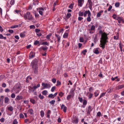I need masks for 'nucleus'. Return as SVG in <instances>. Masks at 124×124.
Instances as JSON below:
<instances>
[{"mask_svg": "<svg viewBox=\"0 0 124 124\" xmlns=\"http://www.w3.org/2000/svg\"><path fill=\"white\" fill-rule=\"evenodd\" d=\"M84 2V0H78V6L81 7L82 5V3H83Z\"/></svg>", "mask_w": 124, "mask_h": 124, "instance_id": "obj_10", "label": "nucleus"}, {"mask_svg": "<svg viewBox=\"0 0 124 124\" xmlns=\"http://www.w3.org/2000/svg\"><path fill=\"white\" fill-rule=\"evenodd\" d=\"M23 16L24 18L26 19H28L29 20H31L33 18L32 15L29 12H27L26 13L24 14Z\"/></svg>", "mask_w": 124, "mask_h": 124, "instance_id": "obj_3", "label": "nucleus"}, {"mask_svg": "<svg viewBox=\"0 0 124 124\" xmlns=\"http://www.w3.org/2000/svg\"><path fill=\"white\" fill-rule=\"evenodd\" d=\"M75 90V89H72L70 91L69 94L72 97H73L74 96V91Z\"/></svg>", "mask_w": 124, "mask_h": 124, "instance_id": "obj_13", "label": "nucleus"}, {"mask_svg": "<svg viewBox=\"0 0 124 124\" xmlns=\"http://www.w3.org/2000/svg\"><path fill=\"white\" fill-rule=\"evenodd\" d=\"M40 86V85L39 84H38L37 85V86H36L35 85H34L33 86V88L34 89V90H35V89L39 87Z\"/></svg>", "mask_w": 124, "mask_h": 124, "instance_id": "obj_32", "label": "nucleus"}, {"mask_svg": "<svg viewBox=\"0 0 124 124\" xmlns=\"http://www.w3.org/2000/svg\"><path fill=\"white\" fill-rule=\"evenodd\" d=\"M18 25H15L11 26L10 27L11 28H17L18 27Z\"/></svg>", "mask_w": 124, "mask_h": 124, "instance_id": "obj_39", "label": "nucleus"}, {"mask_svg": "<svg viewBox=\"0 0 124 124\" xmlns=\"http://www.w3.org/2000/svg\"><path fill=\"white\" fill-rule=\"evenodd\" d=\"M95 26L94 25H92L91 27L90 30L91 31L94 30H95Z\"/></svg>", "mask_w": 124, "mask_h": 124, "instance_id": "obj_45", "label": "nucleus"}, {"mask_svg": "<svg viewBox=\"0 0 124 124\" xmlns=\"http://www.w3.org/2000/svg\"><path fill=\"white\" fill-rule=\"evenodd\" d=\"M71 14L69 13H68L66 16V17L68 19L71 16Z\"/></svg>", "mask_w": 124, "mask_h": 124, "instance_id": "obj_42", "label": "nucleus"}, {"mask_svg": "<svg viewBox=\"0 0 124 124\" xmlns=\"http://www.w3.org/2000/svg\"><path fill=\"white\" fill-rule=\"evenodd\" d=\"M92 0H88V2L89 3V5L90 6H92L93 4V3L92 1Z\"/></svg>", "mask_w": 124, "mask_h": 124, "instance_id": "obj_31", "label": "nucleus"}, {"mask_svg": "<svg viewBox=\"0 0 124 124\" xmlns=\"http://www.w3.org/2000/svg\"><path fill=\"white\" fill-rule=\"evenodd\" d=\"M15 0H11L10 2V4L11 5H13L15 3Z\"/></svg>", "mask_w": 124, "mask_h": 124, "instance_id": "obj_41", "label": "nucleus"}, {"mask_svg": "<svg viewBox=\"0 0 124 124\" xmlns=\"http://www.w3.org/2000/svg\"><path fill=\"white\" fill-rule=\"evenodd\" d=\"M44 112L43 110H41L40 112V115L41 116L43 117L44 115Z\"/></svg>", "mask_w": 124, "mask_h": 124, "instance_id": "obj_27", "label": "nucleus"}, {"mask_svg": "<svg viewBox=\"0 0 124 124\" xmlns=\"http://www.w3.org/2000/svg\"><path fill=\"white\" fill-rule=\"evenodd\" d=\"M29 120L28 119H26L24 120V123H27V122H29V123H31V122H29Z\"/></svg>", "mask_w": 124, "mask_h": 124, "instance_id": "obj_55", "label": "nucleus"}, {"mask_svg": "<svg viewBox=\"0 0 124 124\" xmlns=\"http://www.w3.org/2000/svg\"><path fill=\"white\" fill-rule=\"evenodd\" d=\"M71 97H72V96H71L69 95L67 97V99L68 100H69Z\"/></svg>", "mask_w": 124, "mask_h": 124, "instance_id": "obj_51", "label": "nucleus"}, {"mask_svg": "<svg viewBox=\"0 0 124 124\" xmlns=\"http://www.w3.org/2000/svg\"><path fill=\"white\" fill-rule=\"evenodd\" d=\"M40 31V30L38 29H35V31L37 33H38Z\"/></svg>", "mask_w": 124, "mask_h": 124, "instance_id": "obj_64", "label": "nucleus"}, {"mask_svg": "<svg viewBox=\"0 0 124 124\" xmlns=\"http://www.w3.org/2000/svg\"><path fill=\"white\" fill-rule=\"evenodd\" d=\"M47 93L48 92L47 90H44L42 92V94L43 95H46Z\"/></svg>", "mask_w": 124, "mask_h": 124, "instance_id": "obj_25", "label": "nucleus"}, {"mask_svg": "<svg viewBox=\"0 0 124 124\" xmlns=\"http://www.w3.org/2000/svg\"><path fill=\"white\" fill-rule=\"evenodd\" d=\"M15 95L14 93H12L11 95V97L12 98H14L15 97Z\"/></svg>", "mask_w": 124, "mask_h": 124, "instance_id": "obj_60", "label": "nucleus"}, {"mask_svg": "<svg viewBox=\"0 0 124 124\" xmlns=\"http://www.w3.org/2000/svg\"><path fill=\"white\" fill-rule=\"evenodd\" d=\"M38 97L40 99L42 100L44 98V96L41 95V94H40L39 95Z\"/></svg>", "mask_w": 124, "mask_h": 124, "instance_id": "obj_37", "label": "nucleus"}, {"mask_svg": "<svg viewBox=\"0 0 124 124\" xmlns=\"http://www.w3.org/2000/svg\"><path fill=\"white\" fill-rule=\"evenodd\" d=\"M103 11L101 10L97 14V17H100L101 15V14L103 12Z\"/></svg>", "mask_w": 124, "mask_h": 124, "instance_id": "obj_20", "label": "nucleus"}, {"mask_svg": "<svg viewBox=\"0 0 124 124\" xmlns=\"http://www.w3.org/2000/svg\"><path fill=\"white\" fill-rule=\"evenodd\" d=\"M61 109H63L64 112H66L67 108L66 106H65L64 104H62L61 106Z\"/></svg>", "mask_w": 124, "mask_h": 124, "instance_id": "obj_11", "label": "nucleus"}, {"mask_svg": "<svg viewBox=\"0 0 124 124\" xmlns=\"http://www.w3.org/2000/svg\"><path fill=\"white\" fill-rule=\"evenodd\" d=\"M55 36L56 37H57V41L58 42V43H59L60 42V40L61 38L60 36L59 35L57 34H55Z\"/></svg>", "mask_w": 124, "mask_h": 124, "instance_id": "obj_17", "label": "nucleus"}, {"mask_svg": "<svg viewBox=\"0 0 124 124\" xmlns=\"http://www.w3.org/2000/svg\"><path fill=\"white\" fill-rule=\"evenodd\" d=\"M61 84V83L60 82L59 80H57V84L56 85L58 86L59 85H60Z\"/></svg>", "mask_w": 124, "mask_h": 124, "instance_id": "obj_49", "label": "nucleus"}, {"mask_svg": "<svg viewBox=\"0 0 124 124\" xmlns=\"http://www.w3.org/2000/svg\"><path fill=\"white\" fill-rule=\"evenodd\" d=\"M91 14H89L88 15V16L86 20L88 22H90L91 21Z\"/></svg>", "mask_w": 124, "mask_h": 124, "instance_id": "obj_16", "label": "nucleus"}, {"mask_svg": "<svg viewBox=\"0 0 124 124\" xmlns=\"http://www.w3.org/2000/svg\"><path fill=\"white\" fill-rule=\"evenodd\" d=\"M42 49L43 50L46 51L47 50L48 47L46 46H43L42 47Z\"/></svg>", "mask_w": 124, "mask_h": 124, "instance_id": "obj_40", "label": "nucleus"}, {"mask_svg": "<svg viewBox=\"0 0 124 124\" xmlns=\"http://www.w3.org/2000/svg\"><path fill=\"white\" fill-rule=\"evenodd\" d=\"M116 19L118 20V22L119 23H120L122 22L123 23H124V20L122 17L120 16L117 17Z\"/></svg>", "mask_w": 124, "mask_h": 124, "instance_id": "obj_7", "label": "nucleus"}, {"mask_svg": "<svg viewBox=\"0 0 124 124\" xmlns=\"http://www.w3.org/2000/svg\"><path fill=\"white\" fill-rule=\"evenodd\" d=\"M42 85L43 86V88L41 89H49L51 87V85L49 84L45 83L44 82L42 83Z\"/></svg>", "mask_w": 124, "mask_h": 124, "instance_id": "obj_5", "label": "nucleus"}, {"mask_svg": "<svg viewBox=\"0 0 124 124\" xmlns=\"http://www.w3.org/2000/svg\"><path fill=\"white\" fill-rule=\"evenodd\" d=\"M79 41L80 42H82L84 41V39L82 37L80 38L79 39Z\"/></svg>", "mask_w": 124, "mask_h": 124, "instance_id": "obj_62", "label": "nucleus"}, {"mask_svg": "<svg viewBox=\"0 0 124 124\" xmlns=\"http://www.w3.org/2000/svg\"><path fill=\"white\" fill-rule=\"evenodd\" d=\"M19 117L20 118H23L24 116L23 114H21L19 115Z\"/></svg>", "mask_w": 124, "mask_h": 124, "instance_id": "obj_56", "label": "nucleus"}, {"mask_svg": "<svg viewBox=\"0 0 124 124\" xmlns=\"http://www.w3.org/2000/svg\"><path fill=\"white\" fill-rule=\"evenodd\" d=\"M68 34L67 33H65L63 36V37L64 38H66L68 36Z\"/></svg>", "mask_w": 124, "mask_h": 124, "instance_id": "obj_35", "label": "nucleus"}, {"mask_svg": "<svg viewBox=\"0 0 124 124\" xmlns=\"http://www.w3.org/2000/svg\"><path fill=\"white\" fill-rule=\"evenodd\" d=\"M37 10H39L38 12L41 15H43V12L41 11V10L44 11V8L42 7H39L37 9Z\"/></svg>", "mask_w": 124, "mask_h": 124, "instance_id": "obj_8", "label": "nucleus"}, {"mask_svg": "<svg viewBox=\"0 0 124 124\" xmlns=\"http://www.w3.org/2000/svg\"><path fill=\"white\" fill-rule=\"evenodd\" d=\"M18 122L17 121V120L15 119L14 120L12 124H17Z\"/></svg>", "mask_w": 124, "mask_h": 124, "instance_id": "obj_47", "label": "nucleus"}, {"mask_svg": "<svg viewBox=\"0 0 124 124\" xmlns=\"http://www.w3.org/2000/svg\"><path fill=\"white\" fill-rule=\"evenodd\" d=\"M94 94H95V96L97 97L99 93L97 92H94Z\"/></svg>", "mask_w": 124, "mask_h": 124, "instance_id": "obj_58", "label": "nucleus"}, {"mask_svg": "<svg viewBox=\"0 0 124 124\" xmlns=\"http://www.w3.org/2000/svg\"><path fill=\"white\" fill-rule=\"evenodd\" d=\"M87 50H85L83 51L82 52L83 53L84 55H85L86 54V53L87 52Z\"/></svg>", "mask_w": 124, "mask_h": 124, "instance_id": "obj_52", "label": "nucleus"}, {"mask_svg": "<svg viewBox=\"0 0 124 124\" xmlns=\"http://www.w3.org/2000/svg\"><path fill=\"white\" fill-rule=\"evenodd\" d=\"M124 87V85H119L116 88L117 89L119 90L122 89Z\"/></svg>", "mask_w": 124, "mask_h": 124, "instance_id": "obj_19", "label": "nucleus"}, {"mask_svg": "<svg viewBox=\"0 0 124 124\" xmlns=\"http://www.w3.org/2000/svg\"><path fill=\"white\" fill-rule=\"evenodd\" d=\"M28 111L30 115H32L33 114V110L32 108L29 109L28 110Z\"/></svg>", "mask_w": 124, "mask_h": 124, "instance_id": "obj_18", "label": "nucleus"}, {"mask_svg": "<svg viewBox=\"0 0 124 124\" xmlns=\"http://www.w3.org/2000/svg\"><path fill=\"white\" fill-rule=\"evenodd\" d=\"M38 60L36 59H34L31 63L32 66V69L33 70L34 73H38V66L37 65Z\"/></svg>", "mask_w": 124, "mask_h": 124, "instance_id": "obj_2", "label": "nucleus"}, {"mask_svg": "<svg viewBox=\"0 0 124 124\" xmlns=\"http://www.w3.org/2000/svg\"><path fill=\"white\" fill-rule=\"evenodd\" d=\"M9 101L8 98V97H6L5 98L4 102L6 103H8V102Z\"/></svg>", "mask_w": 124, "mask_h": 124, "instance_id": "obj_22", "label": "nucleus"}, {"mask_svg": "<svg viewBox=\"0 0 124 124\" xmlns=\"http://www.w3.org/2000/svg\"><path fill=\"white\" fill-rule=\"evenodd\" d=\"M105 93H101V95H100L99 98L100 99V98H101V97H103V96H104L105 95Z\"/></svg>", "mask_w": 124, "mask_h": 124, "instance_id": "obj_46", "label": "nucleus"}, {"mask_svg": "<svg viewBox=\"0 0 124 124\" xmlns=\"http://www.w3.org/2000/svg\"><path fill=\"white\" fill-rule=\"evenodd\" d=\"M87 103V101L85 99H84L83 100V104L86 105Z\"/></svg>", "mask_w": 124, "mask_h": 124, "instance_id": "obj_38", "label": "nucleus"}, {"mask_svg": "<svg viewBox=\"0 0 124 124\" xmlns=\"http://www.w3.org/2000/svg\"><path fill=\"white\" fill-rule=\"evenodd\" d=\"M84 12H83L80 11L78 13L79 16H84Z\"/></svg>", "mask_w": 124, "mask_h": 124, "instance_id": "obj_24", "label": "nucleus"}, {"mask_svg": "<svg viewBox=\"0 0 124 124\" xmlns=\"http://www.w3.org/2000/svg\"><path fill=\"white\" fill-rule=\"evenodd\" d=\"M48 98H51L52 99H53L54 97L53 94H49L48 96Z\"/></svg>", "mask_w": 124, "mask_h": 124, "instance_id": "obj_33", "label": "nucleus"}, {"mask_svg": "<svg viewBox=\"0 0 124 124\" xmlns=\"http://www.w3.org/2000/svg\"><path fill=\"white\" fill-rule=\"evenodd\" d=\"M78 19V21H80L83 19V18L81 16H79Z\"/></svg>", "mask_w": 124, "mask_h": 124, "instance_id": "obj_54", "label": "nucleus"}, {"mask_svg": "<svg viewBox=\"0 0 124 124\" xmlns=\"http://www.w3.org/2000/svg\"><path fill=\"white\" fill-rule=\"evenodd\" d=\"M20 35L22 38L24 37L25 36V32L24 31L21 33L20 34Z\"/></svg>", "mask_w": 124, "mask_h": 124, "instance_id": "obj_21", "label": "nucleus"}, {"mask_svg": "<svg viewBox=\"0 0 124 124\" xmlns=\"http://www.w3.org/2000/svg\"><path fill=\"white\" fill-rule=\"evenodd\" d=\"M23 97L20 95H17L16 96V98L15 99L16 100H20L23 99Z\"/></svg>", "mask_w": 124, "mask_h": 124, "instance_id": "obj_15", "label": "nucleus"}, {"mask_svg": "<svg viewBox=\"0 0 124 124\" xmlns=\"http://www.w3.org/2000/svg\"><path fill=\"white\" fill-rule=\"evenodd\" d=\"M63 95V93L62 92H61L59 93V95L61 97H62Z\"/></svg>", "mask_w": 124, "mask_h": 124, "instance_id": "obj_50", "label": "nucleus"}, {"mask_svg": "<svg viewBox=\"0 0 124 124\" xmlns=\"http://www.w3.org/2000/svg\"><path fill=\"white\" fill-rule=\"evenodd\" d=\"M20 85H16L13 88V90L15 91V93H18L21 90Z\"/></svg>", "mask_w": 124, "mask_h": 124, "instance_id": "obj_4", "label": "nucleus"}, {"mask_svg": "<svg viewBox=\"0 0 124 124\" xmlns=\"http://www.w3.org/2000/svg\"><path fill=\"white\" fill-rule=\"evenodd\" d=\"M78 99L79 100V101L81 102H82L83 101V99L82 98V97H79L78 98Z\"/></svg>", "mask_w": 124, "mask_h": 124, "instance_id": "obj_59", "label": "nucleus"}, {"mask_svg": "<svg viewBox=\"0 0 124 124\" xmlns=\"http://www.w3.org/2000/svg\"><path fill=\"white\" fill-rule=\"evenodd\" d=\"M35 53L31 51L29 57L30 58H32L35 56Z\"/></svg>", "mask_w": 124, "mask_h": 124, "instance_id": "obj_12", "label": "nucleus"}, {"mask_svg": "<svg viewBox=\"0 0 124 124\" xmlns=\"http://www.w3.org/2000/svg\"><path fill=\"white\" fill-rule=\"evenodd\" d=\"M93 95V94L92 93H90V94H89L88 96L89 98V99H90L91 98H92Z\"/></svg>", "mask_w": 124, "mask_h": 124, "instance_id": "obj_61", "label": "nucleus"}, {"mask_svg": "<svg viewBox=\"0 0 124 124\" xmlns=\"http://www.w3.org/2000/svg\"><path fill=\"white\" fill-rule=\"evenodd\" d=\"M108 34H107L105 32H104L102 35L101 37V40H100V46L103 49H104L105 47V45L106 43L108 42L107 40L108 39V38L107 37V35Z\"/></svg>", "mask_w": 124, "mask_h": 124, "instance_id": "obj_1", "label": "nucleus"}, {"mask_svg": "<svg viewBox=\"0 0 124 124\" xmlns=\"http://www.w3.org/2000/svg\"><path fill=\"white\" fill-rule=\"evenodd\" d=\"M52 81L54 83H55L56 82V80L55 78H53L52 79Z\"/></svg>", "mask_w": 124, "mask_h": 124, "instance_id": "obj_57", "label": "nucleus"}, {"mask_svg": "<svg viewBox=\"0 0 124 124\" xmlns=\"http://www.w3.org/2000/svg\"><path fill=\"white\" fill-rule=\"evenodd\" d=\"M102 116L101 113L99 111L98 112L96 116H99L100 117V116Z\"/></svg>", "mask_w": 124, "mask_h": 124, "instance_id": "obj_43", "label": "nucleus"}, {"mask_svg": "<svg viewBox=\"0 0 124 124\" xmlns=\"http://www.w3.org/2000/svg\"><path fill=\"white\" fill-rule=\"evenodd\" d=\"M72 122L74 124H77L78 122V119L75 116H73L72 117Z\"/></svg>", "mask_w": 124, "mask_h": 124, "instance_id": "obj_6", "label": "nucleus"}, {"mask_svg": "<svg viewBox=\"0 0 124 124\" xmlns=\"http://www.w3.org/2000/svg\"><path fill=\"white\" fill-rule=\"evenodd\" d=\"M34 45H37L39 44V46L40 45L39 41L37 40H36L34 42Z\"/></svg>", "mask_w": 124, "mask_h": 124, "instance_id": "obj_29", "label": "nucleus"}, {"mask_svg": "<svg viewBox=\"0 0 124 124\" xmlns=\"http://www.w3.org/2000/svg\"><path fill=\"white\" fill-rule=\"evenodd\" d=\"M52 34L51 33H50L48 35H47L46 37V39H49L50 37L51 36Z\"/></svg>", "mask_w": 124, "mask_h": 124, "instance_id": "obj_30", "label": "nucleus"}, {"mask_svg": "<svg viewBox=\"0 0 124 124\" xmlns=\"http://www.w3.org/2000/svg\"><path fill=\"white\" fill-rule=\"evenodd\" d=\"M8 109L11 112H13V107L11 106L8 107Z\"/></svg>", "mask_w": 124, "mask_h": 124, "instance_id": "obj_26", "label": "nucleus"}, {"mask_svg": "<svg viewBox=\"0 0 124 124\" xmlns=\"http://www.w3.org/2000/svg\"><path fill=\"white\" fill-rule=\"evenodd\" d=\"M28 89H29L28 92L30 93H33L34 92L35 90L33 88L30 86L28 87Z\"/></svg>", "mask_w": 124, "mask_h": 124, "instance_id": "obj_9", "label": "nucleus"}, {"mask_svg": "<svg viewBox=\"0 0 124 124\" xmlns=\"http://www.w3.org/2000/svg\"><path fill=\"white\" fill-rule=\"evenodd\" d=\"M117 77H115L114 78L113 77H112L111 78V79L112 81H114L116 79H117Z\"/></svg>", "mask_w": 124, "mask_h": 124, "instance_id": "obj_63", "label": "nucleus"}, {"mask_svg": "<svg viewBox=\"0 0 124 124\" xmlns=\"http://www.w3.org/2000/svg\"><path fill=\"white\" fill-rule=\"evenodd\" d=\"M55 102V101L54 100H53L51 101H49V103L51 104L52 105H54V103Z\"/></svg>", "mask_w": 124, "mask_h": 124, "instance_id": "obj_44", "label": "nucleus"}, {"mask_svg": "<svg viewBox=\"0 0 124 124\" xmlns=\"http://www.w3.org/2000/svg\"><path fill=\"white\" fill-rule=\"evenodd\" d=\"M30 101L33 104H34L36 103L35 101L33 99H30Z\"/></svg>", "mask_w": 124, "mask_h": 124, "instance_id": "obj_28", "label": "nucleus"}, {"mask_svg": "<svg viewBox=\"0 0 124 124\" xmlns=\"http://www.w3.org/2000/svg\"><path fill=\"white\" fill-rule=\"evenodd\" d=\"M91 14V12L89 10H86L84 13V17H86L87 16V15L88 14V15L89 14Z\"/></svg>", "mask_w": 124, "mask_h": 124, "instance_id": "obj_14", "label": "nucleus"}, {"mask_svg": "<svg viewBox=\"0 0 124 124\" xmlns=\"http://www.w3.org/2000/svg\"><path fill=\"white\" fill-rule=\"evenodd\" d=\"M56 88V87L55 86H54L51 89V91L52 92H54V90H55Z\"/></svg>", "mask_w": 124, "mask_h": 124, "instance_id": "obj_48", "label": "nucleus"}, {"mask_svg": "<svg viewBox=\"0 0 124 124\" xmlns=\"http://www.w3.org/2000/svg\"><path fill=\"white\" fill-rule=\"evenodd\" d=\"M120 4V3L119 2H116L115 4V6L116 7H119Z\"/></svg>", "mask_w": 124, "mask_h": 124, "instance_id": "obj_36", "label": "nucleus"}, {"mask_svg": "<svg viewBox=\"0 0 124 124\" xmlns=\"http://www.w3.org/2000/svg\"><path fill=\"white\" fill-rule=\"evenodd\" d=\"M98 48H97L94 49V52L95 54H97L99 53V52L97 49Z\"/></svg>", "mask_w": 124, "mask_h": 124, "instance_id": "obj_23", "label": "nucleus"}, {"mask_svg": "<svg viewBox=\"0 0 124 124\" xmlns=\"http://www.w3.org/2000/svg\"><path fill=\"white\" fill-rule=\"evenodd\" d=\"M30 29H34L35 28V27L34 25H31L30 26Z\"/></svg>", "mask_w": 124, "mask_h": 124, "instance_id": "obj_53", "label": "nucleus"}, {"mask_svg": "<svg viewBox=\"0 0 124 124\" xmlns=\"http://www.w3.org/2000/svg\"><path fill=\"white\" fill-rule=\"evenodd\" d=\"M41 44L42 45H46L49 46V44L47 42H43Z\"/></svg>", "mask_w": 124, "mask_h": 124, "instance_id": "obj_34", "label": "nucleus"}]
</instances>
